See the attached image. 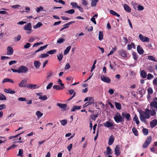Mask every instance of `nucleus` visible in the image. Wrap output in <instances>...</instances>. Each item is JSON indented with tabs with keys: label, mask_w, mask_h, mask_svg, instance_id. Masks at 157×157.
I'll list each match as a JSON object with an SVG mask.
<instances>
[{
	"label": "nucleus",
	"mask_w": 157,
	"mask_h": 157,
	"mask_svg": "<svg viewBox=\"0 0 157 157\" xmlns=\"http://www.w3.org/2000/svg\"><path fill=\"white\" fill-rule=\"evenodd\" d=\"M150 111V110L147 109H145L144 112L142 110H140L139 111L140 114V118L141 121L147 124L146 119H148L150 118V116L149 113Z\"/></svg>",
	"instance_id": "obj_1"
},
{
	"label": "nucleus",
	"mask_w": 157,
	"mask_h": 157,
	"mask_svg": "<svg viewBox=\"0 0 157 157\" xmlns=\"http://www.w3.org/2000/svg\"><path fill=\"white\" fill-rule=\"evenodd\" d=\"M114 119L117 123L121 122L122 124H123L124 121V119L122 117L120 113H117L114 117Z\"/></svg>",
	"instance_id": "obj_2"
},
{
	"label": "nucleus",
	"mask_w": 157,
	"mask_h": 157,
	"mask_svg": "<svg viewBox=\"0 0 157 157\" xmlns=\"http://www.w3.org/2000/svg\"><path fill=\"white\" fill-rule=\"evenodd\" d=\"M25 30L28 31L26 32V33L29 34L31 33L32 30V25L31 23H28L25 25L23 28Z\"/></svg>",
	"instance_id": "obj_3"
},
{
	"label": "nucleus",
	"mask_w": 157,
	"mask_h": 157,
	"mask_svg": "<svg viewBox=\"0 0 157 157\" xmlns=\"http://www.w3.org/2000/svg\"><path fill=\"white\" fill-rule=\"evenodd\" d=\"M151 141V136L148 137L146 139L143 145V147L145 148H147Z\"/></svg>",
	"instance_id": "obj_4"
},
{
	"label": "nucleus",
	"mask_w": 157,
	"mask_h": 157,
	"mask_svg": "<svg viewBox=\"0 0 157 157\" xmlns=\"http://www.w3.org/2000/svg\"><path fill=\"white\" fill-rule=\"evenodd\" d=\"M19 73H25L28 70V68L25 66H21L18 68Z\"/></svg>",
	"instance_id": "obj_5"
},
{
	"label": "nucleus",
	"mask_w": 157,
	"mask_h": 157,
	"mask_svg": "<svg viewBox=\"0 0 157 157\" xmlns=\"http://www.w3.org/2000/svg\"><path fill=\"white\" fill-rule=\"evenodd\" d=\"M121 115L124 118L126 119L127 121H128L131 120V115L130 114L125 112H123Z\"/></svg>",
	"instance_id": "obj_6"
},
{
	"label": "nucleus",
	"mask_w": 157,
	"mask_h": 157,
	"mask_svg": "<svg viewBox=\"0 0 157 157\" xmlns=\"http://www.w3.org/2000/svg\"><path fill=\"white\" fill-rule=\"evenodd\" d=\"M140 40L142 41L149 42L150 41V39L147 37L144 36L140 34L139 36Z\"/></svg>",
	"instance_id": "obj_7"
},
{
	"label": "nucleus",
	"mask_w": 157,
	"mask_h": 157,
	"mask_svg": "<svg viewBox=\"0 0 157 157\" xmlns=\"http://www.w3.org/2000/svg\"><path fill=\"white\" fill-rule=\"evenodd\" d=\"M118 52L121 56L124 58H126L127 57L128 53L127 51L124 49L121 50Z\"/></svg>",
	"instance_id": "obj_8"
},
{
	"label": "nucleus",
	"mask_w": 157,
	"mask_h": 157,
	"mask_svg": "<svg viewBox=\"0 0 157 157\" xmlns=\"http://www.w3.org/2000/svg\"><path fill=\"white\" fill-rule=\"evenodd\" d=\"M101 80L104 82L109 83L111 82V79L109 78L104 75H101Z\"/></svg>",
	"instance_id": "obj_9"
},
{
	"label": "nucleus",
	"mask_w": 157,
	"mask_h": 157,
	"mask_svg": "<svg viewBox=\"0 0 157 157\" xmlns=\"http://www.w3.org/2000/svg\"><path fill=\"white\" fill-rule=\"evenodd\" d=\"M40 86H37L36 85L33 84H28L26 87L29 88L30 89H35L39 88Z\"/></svg>",
	"instance_id": "obj_10"
},
{
	"label": "nucleus",
	"mask_w": 157,
	"mask_h": 157,
	"mask_svg": "<svg viewBox=\"0 0 157 157\" xmlns=\"http://www.w3.org/2000/svg\"><path fill=\"white\" fill-rule=\"evenodd\" d=\"M114 152L115 154L117 156L121 154V151L120 150V146L118 145H117L114 150Z\"/></svg>",
	"instance_id": "obj_11"
},
{
	"label": "nucleus",
	"mask_w": 157,
	"mask_h": 157,
	"mask_svg": "<svg viewBox=\"0 0 157 157\" xmlns=\"http://www.w3.org/2000/svg\"><path fill=\"white\" fill-rule=\"evenodd\" d=\"M7 55H12L13 53V48L11 46H9L7 48Z\"/></svg>",
	"instance_id": "obj_12"
},
{
	"label": "nucleus",
	"mask_w": 157,
	"mask_h": 157,
	"mask_svg": "<svg viewBox=\"0 0 157 157\" xmlns=\"http://www.w3.org/2000/svg\"><path fill=\"white\" fill-rule=\"evenodd\" d=\"M27 83V81L26 80H23L18 84V86L20 87H25L26 86Z\"/></svg>",
	"instance_id": "obj_13"
},
{
	"label": "nucleus",
	"mask_w": 157,
	"mask_h": 157,
	"mask_svg": "<svg viewBox=\"0 0 157 157\" xmlns=\"http://www.w3.org/2000/svg\"><path fill=\"white\" fill-rule=\"evenodd\" d=\"M137 50L138 53L140 55L143 54L144 52L143 48L140 45L137 46Z\"/></svg>",
	"instance_id": "obj_14"
},
{
	"label": "nucleus",
	"mask_w": 157,
	"mask_h": 157,
	"mask_svg": "<svg viewBox=\"0 0 157 157\" xmlns=\"http://www.w3.org/2000/svg\"><path fill=\"white\" fill-rule=\"evenodd\" d=\"M157 125V120L154 119L150 123V127L151 128H154Z\"/></svg>",
	"instance_id": "obj_15"
},
{
	"label": "nucleus",
	"mask_w": 157,
	"mask_h": 157,
	"mask_svg": "<svg viewBox=\"0 0 157 157\" xmlns=\"http://www.w3.org/2000/svg\"><path fill=\"white\" fill-rule=\"evenodd\" d=\"M104 126L106 128H109L113 126V123L109 121H107L104 124Z\"/></svg>",
	"instance_id": "obj_16"
},
{
	"label": "nucleus",
	"mask_w": 157,
	"mask_h": 157,
	"mask_svg": "<svg viewBox=\"0 0 157 157\" xmlns=\"http://www.w3.org/2000/svg\"><path fill=\"white\" fill-rule=\"evenodd\" d=\"M56 105L60 108L63 109L64 110H65L67 108V105L66 104L57 103Z\"/></svg>",
	"instance_id": "obj_17"
},
{
	"label": "nucleus",
	"mask_w": 157,
	"mask_h": 157,
	"mask_svg": "<svg viewBox=\"0 0 157 157\" xmlns=\"http://www.w3.org/2000/svg\"><path fill=\"white\" fill-rule=\"evenodd\" d=\"M132 56L133 59L135 60V63H136L138 58V54L136 52H132Z\"/></svg>",
	"instance_id": "obj_18"
},
{
	"label": "nucleus",
	"mask_w": 157,
	"mask_h": 157,
	"mask_svg": "<svg viewBox=\"0 0 157 157\" xmlns=\"http://www.w3.org/2000/svg\"><path fill=\"white\" fill-rule=\"evenodd\" d=\"M123 7L124 9L126 11L128 12H130L131 11V8L127 4H124Z\"/></svg>",
	"instance_id": "obj_19"
},
{
	"label": "nucleus",
	"mask_w": 157,
	"mask_h": 157,
	"mask_svg": "<svg viewBox=\"0 0 157 157\" xmlns=\"http://www.w3.org/2000/svg\"><path fill=\"white\" fill-rule=\"evenodd\" d=\"M4 91L6 93L11 94H14L15 93V91L14 90H12L11 89H5Z\"/></svg>",
	"instance_id": "obj_20"
},
{
	"label": "nucleus",
	"mask_w": 157,
	"mask_h": 157,
	"mask_svg": "<svg viewBox=\"0 0 157 157\" xmlns=\"http://www.w3.org/2000/svg\"><path fill=\"white\" fill-rule=\"evenodd\" d=\"M34 63L35 67L37 69L39 68L41 65V63L38 61H35Z\"/></svg>",
	"instance_id": "obj_21"
},
{
	"label": "nucleus",
	"mask_w": 157,
	"mask_h": 157,
	"mask_svg": "<svg viewBox=\"0 0 157 157\" xmlns=\"http://www.w3.org/2000/svg\"><path fill=\"white\" fill-rule=\"evenodd\" d=\"M114 139L113 137V136H110L108 144L109 145H111L114 141Z\"/></svg>",
	"instance_id": "obj_22"
},
{
	"label": "nucleus",
	"mask_w": 157,
	"mask_h": 157,
	"mask_svg": "<svg viewBox=\"0 0 157 157\" xmlns=\"http://www.w3.org/2000/svg\"><path fill=\"white\" fill-rule=\"evenodd\" d=\"M53 89H56L57 90H62L64 88V86H60L59 85H55L53 86Z\"/></svg>",
	"instance_id": "obj_23"
},
{
	"label": "nucleus",
	"mask_w": 157,
	"mask_h": 157,
	"mask_svg": "<svg viewBox=\"0 0 157 157\" xmlns=\"http://www.w3.org/2000/svg\"><path fill=\"white\" fill-rule=\"evenodd\" d=\"M150 106L153 107L157 109V102L154 101L151 103L150 104Z\"/></svg>",
	"instance_id": "obj_24"
},
{
	"label": "nucleus",
	"mask_w": 157,
	"mask_h": 157,
	"mask_svg": "<svg viewBox=\"0 0 157 157\" xmlns=\"http://www.w3.org/2000/svg\"><path fill=\"white\" fill-rule=\"evenodd\" d=\"M115 105L116 109L118 110H120L121 109V106L120 103L117 102H115Z\"/></svg>",
	"instance_id": "obj_25"
},
{
	"label": "nucleus",
	"mask_w": 157,
	"mask_h": 157,
	"mask_svg": "<svg viewBox=\"0 0 157 157\" xmlns=\"http://www.w3.org/2000/svg\"><path fill=\"white\" fill-rule=\"evenodd\" d=\"M81 109V106H73L72 109L71 110L72 112H74L76 110H78Z\"/></svg>",
	"instance_id": "obj_26"
},
{
	"label": "nucleus",
	"mask_w": 157,
	"mask_h": 157,
	"mask_svg": "<svg viewBox=\"0 0 157 157\" xmlns=\"http://www.w3.org/2000/svg\"><path fill=\"white\" fill-rule=\"evenodd\" d=\"M71 48V46H69L66 48L64 52L63 53L64 55H67L69 52Z\"/></svg>",
	"instance_id": "obj_27"
},
{
	"label": "nucleus",
	"mask_w": 157,
	"mask_h": 157,
	"mask_svg": "<svg viewBox=\"0 0 157 157\" xmlns=\"http://www.w3.org/2000/svg\"><path fill=\"white\" fill-rule=\"evenodd\" d=\"M103 39V33L102 31H99L98 35V39L101 40Z\"/></svg>",
	"instance_id": "obj_28"
},
{
	"label": "nucleus",
	"mask_w": 157,
	"mask_h": 157,
	"mask_svg": "<svg viewBox=\"0 0 157 157\" xmlns=\"http://www.w3.org/2000/svg\"><path fill=\"white\" fill-rule=\"evenodd\" d=\"M140 75L143 78H145L147 76V73L144 70H142L140 71Z\"/></svg>",
	"instance_id": "obj_29"
},
{
	"label": "nucleus",
	"mask_w": 157,
	"mask_h": 157,
	"mask_svg": "<svg viewBox=\"0 0 157 157\" xmlns=\"http://www.w3.org/2000/svg\"><path fill=\"white\" fill-rule=\"evenodd\" d=\"M110 13L113 16H116L117 17H119L120 16V15L117 13L116 12L114 11L113 10H110L109 11Z\"/></svg>",
	"instance_id": "obj_30"
},
{
	"label": "nucleus",
	"mask_w": 157,
	"mask_h": 157,
	"mask_svg": "<svg viewBox=\"0 0 157 157\" xmlns=\"http://www.w3.org/2000/svg\"><path fill=\"white\" fill-rule=\"evenodd\" d=\"M6 82H11V83H13L14 81L10 79L6 78H5L3 80L2 82L3 83Z\"/></svg>",
	"instance_id": "obj_31"
},
{
	"label": "nucleus",
	"mask_w": 157,
	"mask_h": 157,
	"mask_svg": "<svg viewBox=\"0 0 157 157\" xmlns=\"http://www.w3.org/2000/svg\"><path fill=\"white\" fill-rule=\"evenodd\" d=\"M132 132L134 134V135L135 136H138L139 134L138 133V132L136 128H135V127L133 128H132Z\"/></svg>",
	"instance_id": "obj_32"
},
{
	"label": "nucleus",
	"mask_w": 157,
	"mask_h": 157,
	"mask_svg": "<svg viewBox=\"0 0 157 157\" xmlns=\"http://www.w3.org/2000/svg\"><path fill=\"white\" fill-rule=\"evenodd\" d=\"M36 114L38 119L40 118L43 115V113H41L40 111H39L36 112Z\"/></svg>",
	"instance_id": "obj_33"
},
{
	"label": "nucleus",
	"mask_w": 157,
	"mask_h": 157,
	"mask_svg": "<svg viewBox=\"0 0 157 157\" xmlns=\"http://www.w3.org/2000/svg\"><path fill=\"white\" fill-rule=\"evenodd\" d=\"M133 120L135 121L137 124H139L140 123V121L138 120V118L136 115H135Z\"/></svg>",
	"instance_id": "obj_34"
},
{
	"label": "nucleus",
	"mask_w": 157,
	"mask_h": 157,
	"mask_svg": "<svg viewBox=\"0 0 157 157\" xmlns=\"http://www.w3.org/2000/svg\"><path fill=\"white\" fill-rule=\"evenodd\" d=\"M23 149H20L19 150V152L18 154L17 155V156H20L21 157H23Z\"/></svg>",
	"instance_id": "obj_35"
},
{
	"label": "nucleus",
	"mask_w": 157,
	"mask_h": 157,
	"mask_svg": "<svg viewBox=\"0 0 157 157\" xmlns=\"http://www.w3.org/2000/svg\"><path fill=\"white\" fill-rule=\"evenodd\" d=\"M71 5L72 6L73 8H77L78 6V5L77 3L74 2H71L70 3Z\"/></svg>",
	"instance_id": "obj_36"
},
{
	"label": "nucleus",
	"mask_w": 157,
	"mask_h": 157,
	"mask_svg": "<svg viewBox=\"0 0 157 157\" xmlns=\"http://www.w3.org/2000/svg\"><path fill=\"white\" fill-rule=\"evenodd\" d=\"M47 46L48 45H46L45 46L40 47L39 49L36 50V52H38L39 51L44 50V49L46 48L47 47Z\"/></svg>",
	"instance_id": "obj_37"
},
{
	"label": "nucleus",
	"mask_w": 157,
	"mask_h": 157,
	"mask_svg": "<svg viewBox=\"0 0 157 157\" xmlns=\"http://www.w3.org/2000/svg\"><path fill=\"white\" fill-rule=\"evenodd\" d=\"M42 25V23L41 22H38L33 27L34 29H36L40 27Z\"/></svg>",
	"instance_id": "obj_38"
},
{
	"label": "nucleus",
	"mask_w": 157,
	"mask_h": 157,
	"mask_svg": "<svg viewBox=\"0 0 157 157\" xmlns=\"http://www.w3.org/2000/svg\"><path fill=\"white\" fill-rule=\"evenodd\" d=\"M98 0H92L91 3V6H95L96 5L97 3L98 2Z\"/></svg>",
	"instance_id": "obj_39"
},
{
	"label": "nucleus",
	"mask_w": 157,
	"mask_h": 157,
	"mask_svg": "<svg viewBox=\"0 0 157 157\" xmlns=\"http://www.w3.org/2000/svg\"><path fill=\"white\" fill-rule=\"evenodd\" d=\"M56 50L54 49L53 50H51L49 51H48L47 52V53H48V54H53L56 53Z\"/></svg>",
	"instance_id": "obj_40"
},
{
	"label": "nucleus",
	"mask_w": 157,
	"mask_h": 157,
	"mask_svg": "<svg viewBox=\"0 0 157 157\" xmlns=\"http://www.w3.org/2000/svg\"><path fill=\"white\" fill-rule=\"evenodd\" d=\"M49 56L48 54V53H44L41 54V55L39 57V58H43L48 57Z\"/></svg>",
	"instance_id": "obj_41"
},
{
	"label": "nucleus",
	"mask_w": 157,
	"mask_h": 157,
	"mask_svg": "<svg viewBox=\"0 0 157 157\" xmlns=\"http://www.w3.org/2000/svg\"><path fill=\"white\" fill-rule=\"evenodd\" d=\"M112 150L110 147H108L107 148V155H110L112 154Z\"/></svg>",
	"instance_id": "obj_42"
},
{
	"label": "nucleus",
	"mask_w": 157,
	"mask_h": 157,
	"mask_svg": "<svg viewBox=\"0 0 157 157\" xmlns=\"http://www.w3.org/2000/svg\"><path fill=\"white\" fill-rule=\"evenodd\" d=\"M6 97L3 94H0V100H6Z\"/></svg>",
	"instance_id": "obj_43"
},
{
	"label": "nucleus",
	"mask_w": 157,
	"mask_h": 157,
	"mask_svg": "<svg viewBox=\"0 0 157 157\" xmlns=\"http://www.w3.org/2000/svg\"><path fill=\"white\" fill-rule=\"evenodd\" d=\"M75 12V11L74 9H71L70 10H69L67 11H65V13H68L70 14H72L74 13Z\"/></svg>",
	"instance_id": "obj_44"
},
{
	"label": "nucleus",
	"mask_w": 157,
	"mask_h": 157,
	"mask_svg": "<svg viewBox=\"0 0 157 157\" xmlns=\"http://www.w3.org/2000/svg\"><path fill=\"white\" fill-rule=\"evenodd\" d=\"M63 56L62 55V53H59L57 55V59L59 61H60L62 59Z\"/></svg>",
	"instance_id": "obj_45"
},
{
	"label": "nucleus",
	"mask_w": 157,
	"mask_h": 157,
	"mask_svg": "<svg viewBox=\"0 0 157 157\" xmlns=\"http://www.w3.org/2000/svg\"><path fill=\"white\" fill-rule=\"evenodd\" d=\"M148 59H149L152 60L154 62H156L157 61L156 60H155L154 57L153 56H148Z\"/></svg>",
	"instance_id": "obj_46"
},
{
	"label": "nucleus",
	"mask_w": 157,
	"mask_h": 157,
	"mask_svg": "<svg viewBox=\"0 0 157 157\" xmlns=\"http://www.w3.org/2000/svg\"><path fill=\"white\" fill-rule=\"evenodd\" d=\"M39 99L42 100H46L48 99V97L46 95L42 96V97H39Z\"/></svg>",
	"instance_id": "obj_47"
},
{
	"label": "nucleus",
	"mask_w": 157,
	"mask_h": 157,
	"mask_svg": "<svg viewBox=\"0 0 157 157\" xmlns=\"http://www.w3.org/2000/svg\"><path fill=\"white\" fill-rule=\"evenodd\" d=\"M60 122H61V124L62 125H63V126H64V125H66L67 123V120H63L62 121H61Z\"/></svg>",
	"instance_id": "obj_48"
},
{
	"label": "nucleus",
	"mask_w": 157,
	"mask_h": 157,
	"mask_svg": "<svg viewBox=\"0 0 157 157\" xmlns=\"http://www.w3.org/2000/svg\"><path fill=\"white\" fill-rule=\"evenodd\" d=\"M43 8L41 6H40V7H37L36 9V11L37 13H39L40 11H44L43 10Z\"/></svg>",
	"instance_id": "obj_49"
},
{
	"label": "nucleus",
	"mask_w": 157,
	"mask_h": 157,
	"mask_svg": "<svg viewBox=\"0 0 157 157\" xmlns=\"http://www.w3.org/2000/svg\"><path fill=\"white\" fill-rule=\"evenodd\" d=\"M65 41L64 39L63 38H59L57 41V42L59 44H61Z\"/></svg>",
	"instance_id": "obj_50"
},
{
	"label": "nucleus",
	"mask_w": 157,
	"mask_h": 157,
	"mask_svg": "<svg viewBox=\"0 0 157 157\" xmlns=\"http://www.w3.org/2000/svg\"><path fill=\"white\" fill-rule=\"evenodd\" d=\"M154 78V76L153 75H151L150 73H149L147 75V79L148 80H150Z\"/></svg>",
	"instance_id": "obj_51"
},
{
	"label": "nucleus",
	"mask_w": 157,
	"mask_h": 157,
	"mask_svg": "<svg viewBox=\"0 0 157 157\" xmlns=\"http://www.w3.org/2000/svg\"><path fill=\"white\" fill-rule=\"evenodd\" d=\"M147 92L149 95L152 94L153 92L152 88L151 87L148 88L147 89Z\"/></svg>",
	"instance_id": "obj_52"
},
{
	"label": "nucleus",
	"mask_w": 157,
	"mask_h": 157,
	"mask_svg": "<svg viewBox=\"0 0 157 157\" xmlns=\"http://www.w3.org/2000/svg\"><path fill=\"white\" fill-rule=\"evenodd\" d=\"M143 132L144 135H146L148 134V130L146 128H144L143 129Z\"/></svg>",
	"instance_id": "obj_53"
},
{
	"label": "nucleus",
	"mask_w": 157,
	"mask_h": 157,
	"mask_svg": "<svg viewBox=\"0 0 157 157\" xmlns=\"http://www.w3.org/2000/svg\"><path fill=\"white\" fill-rule=\"evenodd\" d=\"M82 4L83 6H86L88 4V2L85 0H82L81 1Z\"/></svg>",
	"instance_id": "obj_54"
},
{
	"label": "nucleus",
	"mask_w": 157,
	"mask_h": 157,
	"mask_svg": "<svg viewBox=\"0 0 157 157\" xmlns=\"http://www.w3.org/2000/svg\"><path fill=\"white\" fill-rule=\"evenodd\" d=\"M21 39V36L20 35H18L17 36L15 37L14 38V40L16 41H18L20 40Z\"/></svg>",
	"instance_id": "obj_55"
},
{
	"label": "nucleus",
	"mask_w": 157,
	"mask_h": 157,
	"mask_svg": "<svg viewBox=\"0 0 157 157\" xmlns=\"http://www.w3.org/2000/svg\"><path fill=\"white\" fill-rule=\"evenodd\" d=\"M53 84V83H52V82L50 83L46 87L47 89L48 90V89H50L52 87Z\"/></svg>",
	"instance_id": "obj_56"
},
{
	"label": "nucleus",
	"mask_w": 157,
	"mask_h": 157,
	"mask_svg": "<svg viewBox=\"0 0 157 157\" xmlns=\"http://www.w3.org/2000/svg\"><path fill=\"white\" fill-rule=\"evenodd\" d=\"M70 65H69V64L68 63H66V65L65 66L64 69L66 70H68L69 69H70Z\"/></svg>",
	"instance_id": "obj_57"
},
{
	"label": "nucleus",
	"mask_w": 157,
	"mask_h": 157,
	"mask_svg": "<svg viewBox=\"0 0 157 157\" xmlns=\"http://www.w3.org/2000/svg\"><path fill=\"white\" fill-rule=\"evenodd\" d=\"M18 100L19 101H26L27 100L25 98L20 97L18 98Z\"/></svg>",
	"instance_id": "obj_58"
},
{
	"label": "nucleus",
	"mask_w": 157,
	"mask_h": 157,
	"mask_svg": "<svg viewBox=\"0 0 157 157\" xmlns=\"http://www.w3.org/2000/svg\"><path fill=\"white\" fill-rule=\"evenodd\" d=\"M31 45V44L29 43H27L25 45L24 48L25 49H27L30 47Z\"/></svg>",
	"instance_id": "obj_59"
},
{
	"label": "nucleus",
	"mask_w": 157,
	"mask_h": 157,
	"mask_svg": "<svg viewBox=\"0 0 157 157\" xmlns=\"http://www.w3.org/2000/svg\"><path fill=\"white\" fill-rule=\"evenodd\" d=\"M139 93L140 94L141 96L140 97H142L143 95V94H144L145 93V91L144 90H139Z\"/></svg>",
	"instance_id": "obj_60"
},
{
	"label": "nucleus",
	"mask_w": 157,
	"mask_h": 157,
	"mask_svg": "<svg viewBox=\"0 0 157 157\" xmlns=\"http://www.w3.org/2000/svg\"><path fill=\"white\" fill-rule=\"evenodd\" d=\"M150 113L151 116H153L155 114L156 112L155 110H151Z\"/></svg>",
	"instance_id": "obj_61"
},
{
	"label": "nucleus",
	"mask_w": 157,
	"mask_h": 157,
	"mask_svg": "<svg viewBox=\"0 0 157 157\" xmlns=\"http://www.w3.org/2000/svg\"><path fill=\"white\" fill-rule=\"evenodd\" d=\"M17 61L15 60H12L11 61L9 62V65H11L14 64H15L17 63Z\"/></svg>",
	"instance_id": "obj_62"
},
{
	"label": "nucleus",
	"mask_w": 157,
	"mask_h": 157,
	"mask_svg": "<svg viewBox=\"0 0 157 157\" xmlns=\"http://www.w3.org/2000/svg\"><path fill=\"white\" fill-rule=\"evenodd\" d=\"M34 40H35L33 36H30L29 38L28 41L29 42H32Z\"/></svg>",
	"instance_id": "obj_63"
},
{
	"label": "nucleus",
	"mask_w": 157,
	"mask_h": 157,
	"mask_svg": "<svg viewBox=\"0 0 157 157\" xmlns=\"http://www.w3.org/2000/svg\"><path fill=\"white\" fill-rule=\"evenodd\" d=\"M109 93L110 94H112L114 92V90L112 89H109L108 91Z\"/></svg>",
	"instance_id": "obj_64"
}]
</instances>
